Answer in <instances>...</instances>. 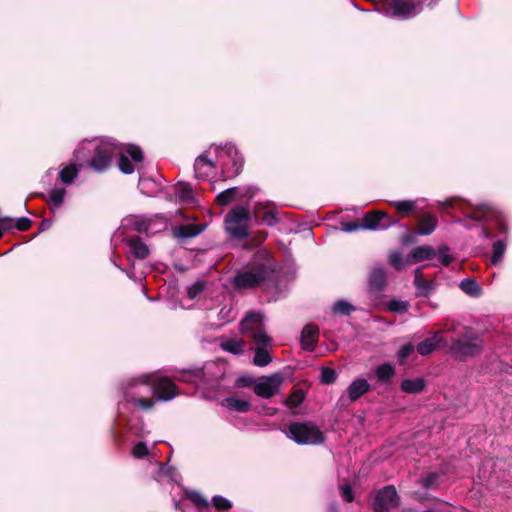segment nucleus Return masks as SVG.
Wrapping results in <instances>:
<instances>
[{"label":"nucleus","mask_w":512,"mask_h":512,"mask_svg":"<svg viewBox=\"0 0 512 512\" xmlns=\"http://www.w3.org/2000/svg\"><path fill=\"white\" fill-rule=\"evenodd\" d=\"M387 308L390 312L405 313L408 311L409 304L406 301L393 299L387 304Z\"/></svg>","instance_id":"a18cd8bd"},{"label":"nucleus","mask_w":512,"mask_h":512,"mask_svg":"<svg viewBox=\"0 0 512 512\" xmlns=\"http://www.w3.org/2000/svg\"><path fill=\"white\" fill-rule=\"evenodd\" d=\"M254 194H255V190H254L253 188H251V187H250V188H248V189L246 190V192H245V193L241 194L240 196H241V197H248V198H252V197L254 196Z\"/></svg>","instance_id":"774afa93"},{"label":"nucleus","mask_w":512,"mask_h":512,"mask_svg":"<svg viewBox=\"0 0 512 512\" xmlns=\"http://www.w3.org/2000/svg\"><path fill=\"white\" fill-rule=\"evenodd\" d=\"M124 153H127L134 162H142L144 159L141 148L134 144H128L124 147Z\"/></svg>","instance_id":"c03bdc74"},{"label":"nucleus","mask_w":512,"mask_h":512,"mask_svg":"<svg viewBox=\"0 0 512 512\" xmlns=\"http://www.w3.org/2000/svg\"><path fill=\"white\" fill-rule=\"evenodd\" d=\"M337 380V373L334 369L329 367H323L321 369V382L329 385L333 384Z\"/></svg>","instance_id":"49530a36"},{"label":"nucleus","mask_w":512,"mask_h":512,"mask_svg":"<svg viewBox=\"0 0 512 512\" xmlns=\"http://www.w3.org/2000/svg\"><path fill=\"white\" fill-rule=\"evenodd\" d=\"M466 217L477 222H492L499 234H508L509 226L503 213L491 204L470 205Z\"/></svg>","instance_id":"7ed1b4c3"},{"label":"nucleus","mask_w":512,"mask_h":512,"mask_svg":"<svg viewBox=\"0 0 512 512\" xmlns=\"http://www.w3.org/2000/svg\"><path fill=\"white\" fill-rule=\"evenodd\" d=\"M356 310V307L347 301L339 300L333 306V312L344 316H349Z\"/></svg>","instance_id":"a19ab883"},{"label":"nucleus","mask_w":512,"mask_h":512,"mask_svg":"<svg viewBox=\"0 0 512 512\" xmlns=\"http://www.w3.org/2000/svg\"><path fill=\"white\" fill-rule=\"evenodd\" d=\"M117 153H119L118 144L111 141H102L96 146L88 165L96 172H105L111 167Z\"/></svg>","instance_id":"423d86ee"},{"label":"nucleus","mask_w":512,"mask_h":512,"mask_svg":"<svg viewBox=\"0 0 512 512\" xmlns=\"http://www.w3.org/2000/svg\"><path fill=\"white\" fill-rule=\"evenodd\" d=\"M149 454L148 447L145 442H138L135 444L132 450V455L135 458H144Z\"/></svg>","instance_id":"603ef678"},{"label":"nucleus","mask_w":512,"mask_h":512,"mask_svg":"<svg viewBox=\"0 0 512 512\" xmlns=\"http://www.w3.org/2000/svg\"><path fill=\"white\" fill-rule=\"evenodd\" d=\"M401 242L404 245L414 244L417 242V234L411 233V232H406L402 235Z\"/></svg>","instance_id":"0e129e2a"},{"label":"nucleus","mask_w":512,"mask_h":512,"mask_svg":"<svg viewBox=\"0 0 512 512\" xmlns=\"http://www.w3.org/2000/svg\"><path fill=\"white\" fill-rule=\"evenodd\" d=\"M444 341L443 337L441 336L440 332H435L432 337L426 338L425 340L421 341L416 349L417 352L422 355L426 356L432 353L440 344Z\"/></svg>","instance_id":"f3484780"},{"label":"nucleus","mask_w":512,"mask_h":512,"mask_svg":"<svg viewBox=\"0 0 512 512\" xmlns=\"http://www.w3.org/2000/svg\"><path fill=\"white\" fill-rule=\"evenodd\" d=\"M388 262L396 270H402L404 268L403 257L400 252L391 253Z\"/></svg>","instance_id":"09e8293b"},{"label":"nucleus","mask_w":512,"mask_h":512,"mask_svg":"<svg viewBox=\"0 0 512 512\" xmlns=\"http://www.w3.org/2000/svg\"><path fill=\"white\" fill-rule=\"evenodd\" d=\"M319 336V329L316 325L307 324L304 326L301 332V345L306 351H314Z\"/></svg>","instance_id":"2eb2a0df"},{"label":"nucleus","mask_w":512,"mask_h":512,"mask_svg":"<svg viewBox=\"0 0 512 512\" xmlns=\"http://www.w3.org/2000/svg\"><path fill=\"white\" fill-rule=\"evenodd\" d=\"M283 378L279 374H274L267 380L259 382L254 385V392L257 396L262 398L272 397L281 385Z\"/></svg>","instance_id":"ddd939ff"},{"label":"nucleus","mask_w":512,"mask_h":512,"mask_svg":"<svg viewBox=\"0 0 512 512\" xmlns=\"http://www.w3.org/2000/svg\"><path fill=\"white\" fill-rule=\"evenodd\" d=\"M51 225H52V221H51V220H48V219H45V220H43V221L40 223L39 229H40L41 231H43V230H45V229H48Z\"/></svg>","instance_id":"69168bd1"},{"label":"nucleus","mask_w":512,"mask_h":512,"mask_svg":"<svg viewBox=\"0 0 512 512\" xmlns=\"http://www.w3.org/2000/svg\"><path fill=\"white\" fill-rule=\"evenodd\" d=\"M415 347L412 344H406L401 347L398 352V361L400 365H403L408 357L414 352Z\"/></svg>","instance_id":"3c124183"},{"label":"nucleus","mask_w":512,"mask_h":512,"mask_svg":"<svg viewBox=\"0 0 512 512\" xmlns=\"http://www.w3.org/2000/svg\"><path fill=\"white\" fill-rule=\"evenodd\" d=\"M13 227H15L13 218L1 217L0 218V239L2 238L5 231H9Z\"/></svg>","instance_id":"5fc2aeb1"},{"label":"nucleus","mask_w":512,"mask_h":512,"mask_svg":"<svg viewBox=\"0 0 512 512\" xmlns=\"http://www.w3.org/2000/svg\"><path fill=\"white\" fill-rule=\"evenodd\" d=\"M249 220H251V212L243 206H237L231 209L225 216L226 231L235 239H246L249 236L247 227Z\"/></svg>","instance_id":"39448f33"},{"label":"nucleus","mask_w":512,"mask_h":512,"mask_svg":"<svg viewBox=\"0 0 512 512\" xmlns=\"http://www.w3.org/2000/svg\"><path fill=\"white\" fill-rule=\"evenodd\" d=\"M263 326V316L256 312H248L244 319L241 321V331L244 334Z\"/></svg>","instance_id":"412c9836"},{"label":"nucleus","mask_w":512,"mask_h":512,"mask_svg":"<svg viewBox=\"0 0 512 512\" xmlns=\"http://www.w3.org/2000/svg\"><path fill=\"white\" fill-rule=\"evenodd\" d=\"M254 384V380L250 376H241L236 380V386L239 388L251 387Z\"/></svg>","instance_id":"e2e57ef3"},{"label":"nucleus","mask_w":512,"mask_h":512,"mask_svg":"<svg viewBox=\"0 0 512 512\" xmlns=\"http://www.w3.org/2000/svg\"><path fill=\"white\" fill-rule=\"evenodd\" d=\"M245 335L253 340L256 347H268L270 345L271 338L267 335L264 326L258 327Z\"/></svg>","instance_id":"cd10ccee"},{"label":"nucleus","mask_w":512,"mask_h":512,"mask_svg":"<svg viewBox=\"0 0 512 512\" xmlns=\"http://www.w3.org/2000/svg\"><path fill=\"white\" fill-rule=\"evenodd\" d=\"M154 396L160 401H170L178 395L177 386L168 377H159L151 383Z\"/></svg>","instance_id":"9b49d317"},{"label":"nucleus","mask_w":512,"mask_h":512,"mask_svg":"<svg viewBox=\"0 0 512 512\" xmlns=\"http://www.w3.org/2000/svg\"><path fill=\"white\" fill-rule=\"evenodd\" d=\"M426 382L423 378L405 379L401 382V390L409 394H418L424 391Z\"/></svg>","instance_id":"393cba45"},{"label":"nucleus","mask_w":512,"mask_h":512,"mask_svg":"<svg viewBox=\"0 0 512 512\" xmlns=\"http://www.w3.org/2000/svg\"><path fill=\"white\" fill-rule=\"evenodd\" d=\"M231 161V168H226V172L228 177H235L242 171L244 160L243 157L238 155L237 151L235 150Z\"/></svg>","instance_id":"4c0bfd02"},{"label":"nucleus","mask_w":512,"mask_h":512,"mask_svg":"<svg viewBox=\"0 0 512 512\" xmlns=\"http://www.w3.org/2000/svg\"><path fill=\"white\" fill-rule=\"evenodd\" d=\"M399 218L389 215L382 210L366 212L362 217V227L365 230H385L399 222Z\"/></svg>","instance_id":"1a4fd4ad"},{"label":"nucleus","mask_w":512,"mask_h":512,"mask_svg":"<svg viewBox=\"0 0 512 512\" xmlns=\"http://www.w3.org/2000/svg\"><path fill=\"white\" fill-rule=\"evenodd\" d=\"M268 233L264 230L257 231L254 235L251 237L248 236V241L244 245V248L251 249L257 246H260L267 238Z\"/></svg>","instance_id":"ea45409f"},{"label":"nucleus","mask_w":512,"mask_h":512,"mask_svg":"<svg viewBox=\"0 0 512 512\" xmlns=\"http://www.w3.org/2000/svg\"><path fill=\"white\" fill-rule=\"evenodd\" d=\"M118 157V168L124 174H132L134 172V165L124 153V145H119Z\"/></svg>","instance_id":"2f4dec72"},{"label":"nucleus","mask_w":512,"mask_h":512,"mask_svg":"<svg viewBox=\"0 0 512 512\" xmlns=\"http://www.w3.org/2000/svg\"><path fill=\"white\" fill-rule=\"evenodd\" d=\"M438 226L437 216L431 213H424L417 217L414 232L417 235L427 236L432 234Z\"/></svg>","instance_id":"4468645a"},{"label":"nucleus","mask_w":512,"mask_h":512,"mask_svg":"<svg viewBox=\"0 0 512 512\" xmlns=\"http://www.w3.org/2000/svg\"><path fill=\"white\" fill-rule=\"evenodd\" d=\"M400 497L394 485H386L375 493L371 504L373 512H390L391 509L398 507Z\"/></svg>","instance_id":"6e6552de"},{"label":"nucleus","mask_w":512,"mask_h":512,"mask_svg":"<svg viewBox=\"0 0 512 512\" xmlns=\"http://www.w3.org/2000/svg\"><path fill=\"white\" fill-rule=\"evenodd\" d=\"M177 197L183 201H191L193 199V191L188 183L177 184Z\"/></svg>","instance_id":"79ce46f5"},{"label":"nucleus","mask_w":512,"mask_h":512,"mask_svg":"<svg viewBox=\"0 0 512 512\" xmlns=\"http://www.w3.org/2000/svg\"><path fill=\"white\" fill-rule=\"evenodd\" d=\"M134 403L144 410L152 409L155 404L154 400L151 398H137L134 400Z\"/></svg>","instance_id":"bf43d9fd"},{"label":"nucleus","mask_w":512,"mask_h":512,"mask_svg":"<svg viewBox=\"0 0 512 512\" xmlns=\"http://www.w3.org/2000/svg\"><path fill=\"white\" fill-rule=\"evenodd\" d=\"M370 390V384L366 379L358 378L347 388L350 401L355 402Z\"/></svg>","instance_id":"dca6fc26"},{"label":"nucleus","mask_w":512,"mask_h":512,"mask_svg":"<svg viewBox=\"0 0 512 512\" xmlns=\"http://www.w3.org/2000/svg\"><path fill=\"white\" fill-rule=\"evenodd\" d=\"M184 498L191 501L199 512L207 511L210 508L209 500L197 490L186 489L184 491Z\"/></svg>","instance_id":"a211bd4d"},{"label":"nucleus","mask_w":512,"mask_h":512,"mask_svg":"<svg viewBox=\"0 0 512 512\" xmlns=\"http://www.w3.org/2000/svg\"><path fill=\"white\" fill-rule=\"evenodd\" d=\"M79 174V169L75 164H70L68 166H65L61 171L59 172V179L62 181V183L69 185L73 183V181L77 178Z\"/></svg>","instance_id":"72a5a7b5"},{"label":"nucleus","mask_w":512,"mask_h":512,"mask_svg":"<svg viewBox=\"0 0 512 512\" xmlns=\"http://www.w3.org/2000/svg\"><path fill=\"white\" fill-rule=\"evenodd\" d=\"M222 406L239 412V413H246L251 410V403L247 400H242L236 397H226L221 402Z\"/></svg>","instance_id":"5701e85b"},{"label":"nucleus","mask_w":512,"mask_h":512,"mask_svg":"<svg viewBox=\"0 0 512 512\" xmlns=\"http://www.w3.org/2000/svg\"><path fill=\"white\" fill-rule=\"evenodd\" d=\"M483 348V338L472 327L465 326L462 333L451 339L449 352L456 360L466 361L481 355Z\"/></svg>","instance_id":"f03ea898"},{"label":"nucleus","mask_w":512,"mask_h":512,"mask_svg":"<svg viewBox=\"0 0 512 512\" xmlns=\"http://www.w3.org/2000/svg\"><path fill=\"white\" fill-rule=\"evenodd\" d=\"M306 393L301 388H294L289 396L285 399V405L292 409L298 407L305 400Z\"/></svg>","instance_id":"c756f323"},{"label":"nucleus","mask_w":512,"mask_h":512,"mask_svg":"<svg viewBox=\"0 0 512 512\" xmlns=\"http://www.w3.org/2000/svg\"><path fill=\"white\" fill-rule=\"evenodd\" d=\"M387 286V273L384 267L374 266L368 275V293L378 298Z\"/></svg>","instance_id":"f8f14e48"},{"label":"nucleus","mask_w":512,"mask_h":512,"mask_svg":"<svg viewBox=\"0 0 512 512\" xmlns=\"http://www.w3.org/2000/svg\"><path fill=\"white\" fill-rule=\"evenodd\" d=\"M275 273L272 256L264 250H259L248 263L236 271L231 284L236 291L253 290L273 283Z\"/></svg>","instance_id":"f257e3e1"},{"label":"nucleus","mask_w":512,"mask_h":512,"mask_svg":"<svg viewBox=\"0 0 512 512\" xmlns=\"http://www.w3.org/2000/svg\"><path fill=\"white\" fill-rule=\"evenodd\" d=\"M150 221L146 219H136L132 224V229L139 233H148Z\"/></svg>","instance_id":"864d4df0"},{"label":"nucleus","mask_w":512,"mask_h":512,"mask_svg":"<svg viewBox=\"0 0 512 512\" xmlns=\"http://www.w3.org/2000/svg\"><path fill=\"white\" fill-rule=\"evenodd\" d=\"M439 477L437 472H430L427 476L421 478L420 483L423 488L432 489L436 486Z\"/></svg>","instance_id":"de8ad7c7"},{"label":"nucleus","mask_w":512,"mask_h":512,"mask_svg":"<svg viewBox=\"0 0 512 512\" xmlns=\"http://www.w3.org/2000/svg\"><path fill=\"white\" fill-rule=\"evenodd\" d=\"M288 437L300 445H320L325 441L324 433L313 422L290 423Z\"/></svg>","instance_id":"20e7f679"},{"label":"nucleus","mask_w":512,"mask_h":512,"mask_svg":"<svg viewBox=\"0 0 512 512\" xmlns=\"http://www.w3.org/2000/svg\"><path fill=\"white\" fill-rule=\"evenodd\" d=\"M204 167L213 169V168H215V164L210 159H208L206 154H201L196 158L195 163H194V169H195L197 176L208 174L207 172H202V169Z\"/></svg>","instance_id":"58836bf2"},{"label":"nucleus","mask_w":512,"mask_h":512,"mask_svg":"<svg viewBox=\"0 0 512 512\" xmlns=\"http://www.w3.org/2000/svg\"><path fill=\"white\" fill-rule=\"evenodd\" d=\"M185 374L187 375V377L183 378V380L186 382H191L192 379L202 378L204 375V371H203V369H195V370L187 371V372H185Z\"/></svg>","instance_id":"680f3d73"},{"label":"nucleus","mask_w":512,"mask_h":512,"mask_svg":"<svg viewBox=\"0 0 512 512\" xmlns=\"http://www.w3.org/2000/svg\"><path fill=\"white\" fill-rule=\"evenodd\" d=\"M447 251H449L447 246H441L439 248L440 261L444 266H449L454 261L453 256L446 254Z\"/></svg>","instance_id":"6e6d98bb"},{"label":"nucleus","mask_w":512,"mask_h":512,"mask_svg":"<svg viewBox=\"0 0 512 512\" xmlns=\"http://www.w3.org/2000/svg\"><path fill=\"white\" fill-rule=\"evenodd\" d=\"M414 285L417 289L416 295L422 297H428L434 288V282L424 279L420 268L415 270Z\"/></svg>","instance_id":"4be33fe9"},{"label":"nucleus","mask_w":512,"mask_h":512,"mask_svg":"<svg viewBox=\"0 0 512 512\" xmlns=\"http://www.w3.org/2000/svg\"><path fill=\"white\" fill-rule=\"evenodd\" d=\"M15 228L19 231H28L32 226V221L27 217H21L15 222Z\"/></svg>","instance_id":"4d7b16f0"},{"label":"nucleus","mask_w":512,"mask_h":512,"mask_svg":"<svg viewBox=\"0 0 512 512\" xmlns=\"http://www.w3.org/2000/svg\"><path fill=\"white\" fill-rule=\"evenodd\" d=\"M389 204L402 216L408 217L416 212V202L412 200L391 201Z\"/></svg>","instance_id":"bb28decb"},{"label":"nucleus","mask_w":512,"mask_h":512,"mask_svg":"<svg viewBox=\"0 0 512 512\" xmlns=\"http://www.w3.org/2000/svg\"><path fill=\"white\" fill-rule=\"evenodd\" d=\"M239 192L240 189L238 187L226 189L216 196L215 201L220 206H226L239 196Z\"/></svg>","instance_id":"473e14b6"},{"label":"nucleus","mask_w":512,"mask_h":512,"mask_svg":"<svg viewBox=\"0 0 512 512\" xmlns=\"http://www.w3.org/2000/svg\"><path fill=\"white\" fill-rule=\"evenodd\" d=\"M342 225H343V230L346 231V232H354V231H358L360 229H363V227H362V219L361 220H356V221H351V222H345Z\"/></svg>","instance_id":"052dcab7"},{"label":"nucleus","mask_w":512,"mask_h":512,"mask_svg":"<svg viewBox=\"0 0 512 512\" xmlns=\"http://www.w3.org/2000/svg\"><path fill=\"white\" fill-rule=\"evenodd\" d=\"M205 289V283L202 281H197L192 284L187 291V296L190 299H194L199 296Z\"/></svg>","instance_id":"8fccbe9b"},{"label":"nucleus","mask_w":512,"mask_h":512,"mask_svg":"<svg viewBox=\"0 0 512 512\" xmlns=\"http://www.w3.org/2000/svg\"><path fill=\"white\" fill-rule=\"evenodd\" d=\"M375 373L379 381L387 383L393 378L395 369L391 364L384 363L376 368Z\"/></svg>","instance_id":"f704fd0d"},{"label":"nucleus","mask_w":512,"mask_h":512,"mask_svg":"<svg viewBox=\"0 0 512 512\" xmlns=\"http://www.w3.org/2000/svg\"><path fill=\"white\" fill-rule=\"evenodd\" d=\"M459 287L469 296L478 297L481 294V287L473 278H465L461 281Z\"/></svg>","instance_id":"7c9ffc66"},{"label":"nucleus","mask_w":512,"mask_h":512,"mask_svg":"<svg viewBox=\"0 0 512 512\" xmlns=\"http://www.w3.org/2000/svg\"><path fill=\"white\" fill-rule=\"evenodd\" d=\"M128 246L130 248V251L132 255L140 260H143L148 257L149 255V248L148 246L142 241V239L139 236H133L130 237L127 240Z\"/></svg>","instance_id":"6ab92c4d"},{"label":"nucleus","mask_w":512,"mask_h":512,"mask_svg":"<svg viewBox=\"0 0 512 512\" xmlns=\"http://www.w3.org/2000/svg\"><path fill=\"white\" fill-rule=\"evenodd\" d=\"M341 496L346 502H352L354 500V493L350 484H345L340 487Z\"/></svg>","instance_id":"13d9d810"},{"label":"nucleus","mask_w":512,"mask_h":512,"mask_svg":"<svg viewBox=\"0 0 512 512\" xmlns=\"http://www.w3.org/2000/svg\"><path fill=\"white\" fill-rule=\"evenodd\" d=\"M267 347H256L255 355L253 357V363L256 366L264 367L271 362V356L269 355Z\"/></svg>","instance_id":"e433bc0d"},{"label":"nucleus","mask_w":512,"mask_h":512,"mask_svg":"<svg viewBox=\"0 0 512 512\" xmlns=\"http://www.w3.org/2000/svg\"><path fill=\"white\" fill-rule=\"evenodd\" d=\"M436 251L431 246H418L410 254L412 263H419L425 260H431L435 257Z\"/></svg>","instance_id":"b1692460"},{"label":"nucleus","mask_w":512,"mask_h":512,"mask_svg":"<svg viewBox=\"0 0 512 512\" xmlns=\"http://www.w3.org/2000/svg\"><path fill=\"white\" fill-rule=\"evenodd\" d=\"M65 195V188H54L51 190L48 198L43 194H41V198L49 204L50 210L55 213L64 203Z\"/></svg>","instance_id":"aec40b11"},{"label":"nucleus","mask_w":512,"mask_h":512,"mask_svg":"<svg viewBox=\"0 0 512 512\" xmlns=\"http://www.w3.org/2000/svg\"><path fill=\"white\" fill-rule=\"evenodd\" d=\"M252 217L256 224H264L269 227L274 226L279 221L278 211L275 205L270 202L255 203L251 213V218Z\"/></svg>","instance_id":"9d476101"},{"label":"nucleus","mask_w":512,"mask_h":512,"mask_svg":"<svg viewBox=\"0 0 512 512\" xmlns=\"http://www.w3.org/2000/svg\"><path fill=\"white\" fill-rule=\"evenodd\" d=\"M203 231V226L197 224H184L174 229V234L181 238H193Z\"/></svg>","instance_id":"a878e982"},{"label":"nucleus","mask_w":512,"mask_h":512,"mask_svg":"<svg viewBox=\"0 0 512 512\" xmlns=\"http://www.w3.org/2000/svg\"><path fill=\"white\" fill-rule=\"evenodd\" d=\"M506 250V242L505 240H498L493 243L492 246V257H491V264L496 266L498 265L503 258V255Z\"/></svg>","instance_id":"c9c22d12"},{"label":"nucleus","mask_w":512,"mask_h":512,"mask_svg":"<svg viewBox=\"0 0 512 512\" xmlns=\"http://www.w3.org/2000/svg\"><path fill=\"white\" fill-rule=\"evenodd\" d=\"M174 509L177 511H185V503L174 501Z\"/></svg>","instance_id":"338daca9"},{"label":"nucleus","mask_w":512,"mask_h":512,"mask_svg":"<svg viewBox=\"0 0 512 512\" xmlns=\"http://www.w3.org/2000/svg\"><path fill=\"white\" fill-rule=\"evenodd\" d=\"M212 505L217 511H230L232 503L221 495H216L212 498Z\"/></svg>","instance_id":"37998d69"},{"label":"nucleus","mask_w":512,"mask_h":512,"mask_svg":"<svg viewBox=\"0 0 512 512\" xmlns=\"http://www.w3.org/2000/svg\"><path fill=\"white\" fill-rule=\"evenodd\" d=\"M245 342L235 338H229L220 343L222 350L232 353L234 355H241L244 352Z\"/></svg>","instance_id":"c85d7f7f"},{"label":"nucleus","mask_w":512,"mask_h":512,"mask_svg":"<svg viewBox=\"0 0 512 512\" xmlns=\"http://www.w3.org/2000/svg\"><path fill=\"white\" fill-rule=\"evenodd\" d=\"M378 11L388 17L407 20L416 14V5L410 0H384Z\"/></svg>","instance_id":"0eeeda50"}]
</instances>
